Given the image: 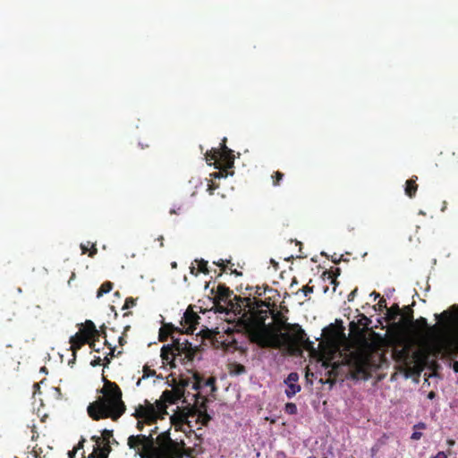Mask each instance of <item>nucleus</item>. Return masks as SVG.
Masks as SVG:
<instances>
[{
    "instance_id": "obj_34",
    "label": "nucleus",
    "mask_w": 458,
    "mask_h": 458,
    "mask_svg": "<svg viewBox=\"0 0 458 458\" xmlns=\"http://www.w3.org/2000/svg\"><path fill=\"white\" fill-rule=\"evenodd\" d=\"M338 366H339V365H338V364H336V362H334L333 369H338Z\"/></svg>"
},
{
    "instance_id": "obj_2",
    "label": "nucleus",
    "mask_w": 458,
    "mask_h": 458,
    "mask_svg": "<svg viewBox=\"0 0 458 458\" xmlns=\"http://www.w3.org/2000/svg\"><path fill=\"white\" fill-rule=\"evenodd\" d=\"M256 337L260 345L274 348H293L306 342V334L299 325L288 324L280 318L274 324L263 323L257 329Z\"/></svg>"
},
{
    "instance_id": "obj_27",
    "label": "nucleus",
    "mask_w": 458,
    "mask_h": 458,
    "mask_svg": "<svg viewBox=\"0 0 458 458\" xmlns=\"http://www.w3.org/2000/svg\"><path fill=\"white\" fill-rule=\"evenodd\" d=\"M225 262H228L227 260H224V259H219L216 263L217 266H220V267H223L225 266Z\"/></svg>"
},
{
    "instance_id": "obj_14",
    "label": "nucleus",
    "mask_w": 458,
    "mask_h": 458,
    "mask_svg": "<svg viewBox=\"0 0 458 458\" xmlns=\"http://www.w3.org/2000/svg\"><path fill=\"white\" fill-rule=\"evenodd\" d=\"M79 333L89 340V338L97 334V329L94 323L90 320H88L85 322V324L81 326Z\"/></svg>"
},
{
    "instance_id": "obj_8",
    "label": "nucleus",
    "mask_w": 458,
    "mask_h": 458,
    "mask_svg": "<svg viewBox=\"0 0 458 458\" xmlns=\"http://www.w3.org/2000/svg\"><path fill=\"white\" fill-rule=\"evenodd\" d=\"M199 318L196 313L187 310L181 321L180 330L186 334H193L196 330V325L198 324Z\"/></svg>"
},
{
    "instance_id": "obj_22",
    "label": "nucleus",
    "mask_w": 458,
    "mask_h": 458,
    "mask_svg": "<svg viewBox=\"0 0 458 458\" xmlns=\"http://www.w3.org/2000/svg\"><path fill=\"white\" fill-rule=\"evenodd\" d=\"M112 437V431L111 430H108V429L103 430L102 437H103V440L106 443L107 445L110 443V437Z\"/></svg>"
},
{
    "instance_id": "obj_35",
    "label": "nucleus",
    "mask_w": 458,
    "mask_h": 458,
    "mask_svg": "<svg viewBox=\"0 0 458 458\" xmlns=\"http://www.w3.org/2000/svg\"><path fill=\"white\" fill-rule=\"evenodd\" d=\"M40 371H41V372H43V373H46V368H44V367H43V368H41V369H40Z\"/></svg>"
},
{
    "instance_id": "obj_26",
    "label": "nucleus",
    "mask_w": 458,
    "mask_h": 458,
    "mask_svg": "<svg viewBox=\"0 0 458 458\" xmlns=\"http://www.w3.org/2000/svg\"><path fill=\"white\" fill-rule=\"evenodd\" d=\"M81 249L82 250V253H86L89 250V243L86 245V244H81Z\"/></svg>"
},
{
    "instance_id": "obj_12",
    "label": "nucleus",
    "mask_w": 458,
    "mask_h": 458,
    "mask_svg": "<svg viewBox=\"0 0 458 458\" xmlns=\"http://www.w3.org/2000/svg\"><path fill=\"white\" fill-rule=\"evenodd\" d=\"M180 352L179 347H174V346H163L161 349V357L166 362H173L175 360L176 355H178Z\"/></svg>"
},
{
    "instance_id": "obj_16",
    "label": "nucleus",
    "mask_w": 458,
    "mask_h": 458,
    "mask_svg": "<svg viewBox=\"0 0 458 458\" xmlns=\"http://www.w3.org/2000/svg\"><path fill=\"white\" fill-rule=\"evenodd\" d=\"M197 268L195 266L191 267V270L192 274L197 275L199 272H207V262L204 260L197 261L196 260Z\"/></svg>"
},
{
    "instance_id": "obj_31",
    "label": "nucleus",
    "mask_w": 458,
    "mask_h": 458,
    "mask_svg": "<svg viewBox=\"0 0 458 458\" xmlns=\"http://www.w3.org/2000/svg\"><path fill=\"white\" fill-rule=\"evenodd\" d=\"M370 296H373L374 299L376 300L379 296V294L374 292L370 294Z\"/></svg>"
},
{
    "instance_id": "obj_24",
    "label": "nucleus",
    "mask_w": 458,
    "mask_h": 458,
    "mask_svg": "<svg viewBox=\"0 0 458 458\" xmlns=\"http://www.w3.org/2000/svg\"><path fill=\"white\" fill-rule=\"evenodd\" d=\"M228 174L233 175V173H230V174L225 173V174H224V172H223V171H219V172H217V173H215V174H213V176H214L215 178H220V177L227 176Z\"/></svg>"
},
{
    "instance_id": "obj_17",
    "label": "nucleus",
    "mask_w": 458,
    "mask_h": 458,
    "mask_svg": "<svg viewBox=\"0 0 458 458\" xmlns=\"http://www.w3.org/2000/svg\"><path fill=\"white\" fill-rule=\"evenodd\" d=\"M113 284L110 282L104 283L98 291L97 297L100 298L102 295L109 293L112 290Z\"/></svg>"
},
{
    "instance_id": "obj_23",
    "label": "nucleus",
    "mask_w": 458,
    "mask_h": 458,
    "mask_svg": "<svg viewBox=\"0 0 458 458\" xmlns=\"http://www.w3.org/2000/svg\"><path fill=\"white\" fill-rule=\"evenodd\" d=\"M135 305V301L133 299L131 298H128L126 299L125 301V303H124V306H123V309H130L131 307H133Z\"/></svg>"
},
{
    "instance_id": "obj_30",
    "label": "nucleus",
    "mask_w": 458,
    "mask_h": 458,
    "mask_svg": "<svg viewBox=\"0 0 458 458\" xmlns=\"http://www.w3.org/2000/svg\"><path fill=\"white\" fill-rule=\"evenodd\" d=\"M311 292H312V289H311V288H306V289H304V293H305V295H307V294H308V293H311Z\"/></svg>"
},
{
    "instance_id": "obj_36",
    "label": "nucleus",
    "mask_w": 458,
    "mask_h": 458,
    "mask_svg": "<svg viewBox=\"0 0 458 458\" xmlns=\"http://www.w3.org/2000/svg\"><path fill=\"white\" fill-rule=\"evenodd\" d=\"M216 168H219V169H221V168H222V165H216Z\"/></svg>"
},
{
    "instance_id": "obj_18",
    "label": "nucleus",
    "mask_w": 458,
    "mask_h": 458,
    "mask_svg": "<svg viewBox=\"0 0 458 458\" xmlns=\"http://www.w3.org/2000/svg\"><path fill=\"white\" fill-rule=\"evenodd\" d=\"M417 186L411 180L406 182L405 192L408 196L411 197L416 191Z\"/></svg>"
},
{
    "instance_id": "obj_25",
    "label": "nucleus",
    "mask_w": 458,
    "mask_h": 458,
    "mask_svg": "<svg viewBox=\"0 0 458 458\" xmlns=\"http://www.w3.org/2000/svg\"><path fill=\"white\" fill-rule=\"evenodd\" d=\"M432 458H447V454L445 452H438L437 455Z\"/></svg>"
},
{
    "instance_id": "obj_29",
    "label": "nucleus",
    "mask_w": 458,
    "mask_h": 458,
    "mask_svg": "<svg viewBox=\"0 0 458 458\" xmlns=\"http://www.w3.org/2000/svg\"><path fill=\"white\" fill-rule=\"evenodd\" d=\"M435 395H436L435 393L431 391V392L428 393V399H433V398H435Z\"/></svg>"
},
{
    "instance_id": "obj_5",
    "label": "nucleus",
    "mask_w": 458,
    "mask_h": 458,
    "mask_svg": "<svg viewBox=\"0 0 458 458\" xmlns=\"http://www.w3.org/2000/svg\"><path fill=\"white\" fill-rule=\"evenodd\" d=\"M172 424L176 428H182L183 426H187L191 430L197 427L199 428L201 426H205L210 420V416L206 412L194 410L189 411L188 412H179L170 417Z\"/></svg>"
},
{
    "instance_id": "obj_4",
    "label": "nucleus",
    "mask_w": 458,
    "mask_h": 458,
    "mask_svg": "<svg viewBox=\"0 0 458 458\" xmlns=\"http://www.w3.org/2000/svg\"><path fill=\"white\" fill-rule=\"evenodd\" d=\"M177 399L179 396L172 391H165L160 400H157L154 403L145 401L144 404L139 405L134 413L138 420V429L143 431L144 425L151 426L157 419H163L167 414V403H174Z\"/></svg>"
},
{
    "instance_id": "obj_32",
    "label": "nucleus",
    "mask_w": 458,
    "mask_h": 458,
    "mask_svg": "<svg viewBox=\"0 0 458 458\" xmlns=\"http://www.w3.org/2000/svg\"><path fill=\"white\" fill-rule=\"evenodd\" d=\"M277 179L280 180L283 177V174L279 172L276 173Z\"/></svg>"
},
{
    "instance_id": "obj_6",
    "label": "nucleus",
    "mask_w": 458,
    "mask_h": 458,
    "mask_svg": "<svg viewBox=\"0 0 458 458\" xmlns=\"http://www.w3.org/2000/svg\"><path fill=\"white\" fill-rule=\"evenodd\" d=\"M212 160L216 163H223L225 168H231L234 164V157L232 150L227 148L225 143L221 148H214L210 152L207 153V161L211 162ZM211 165V163H209Z\"/></svg>"
},
{
    "instance_id": "obj_28",
    "label": "nucleus",
    "mask_w": 458,
    "mask_h": 458,
    "mask_svg": "<svg viewBox=\"0 0 458 458\" xmlns=\"http://www.w3.org/2000/svg\"><path fill=\"white\" fill-rule=\"evenodd\" d=\"M96 252H97V249H96L95 245H92L91 250L89 252V256H93Z\"/></svg>"
},
{
    "instance_id": "obj_15",
    "label": "nucleus",
    "mask_w": 458,
    "mask_h": 458,
    "mask_svg": "<svg viewBox=\"0 0 458 458\" xmlns=\"http://www.w3.org/2000/svg\"><path fill=\"white\" fill-rule=\"evenodd\" d=\"M426 428V424L423 422H419L413 426V432L411 436L412 440H419L422 437V433L420 431L421 429Z\"/></svg>"
},
{
    "instance_id": "obj_19",
    "label": "nucleus",
    "mask_w": 458,
    "mask_h": 458,
    "mask_svg": "<svg viewBox=\"0 0 458 458\" xmlns=\"http://www.w3.org/2000/svg\"><path fill=\"white\" fill-rule=\"evenodd\" d=\"M284 411L291 415L296 414L297 406L293 403H287L284 407Z\"/></svg>"
},
{
    "instance_id": "obj_21",
    "label": "nucleus",
    "mask_w": 458,
    "mask_h": 458,
    "mask_svg": "<svg viewBox=\"0 0 458 458\" xmlns=\"http://www.w3.org/2000/svg\"><path fill=\"white\" fill-rule=\"evenodd\" d=\"M109 452V446H105L104 448L98 450V458H107Z\"/></svg>"
},
{
    "instance_id": "obj_37",
    "label": "nucleus",
    "mask_w": 458,
    "mask_h": 458,
    "mask_svg": "<svg viewBox=\"0 0 458 458\" xmlns=\"http://www.w3.org/2000/svg\"><path fill=\"white\" fill-rule=\"evenodd\" d=\"M172 267H176V263H175V262H174V263L172 264Z\"/></svg>"
},
{
    "instance_id": "obj_38",
    "label": "nucleus",
    "mask_w": 458,
    "mask_h": 458,
    "mask_svg": "<svg viewBox=\"0 0 458 458\" xmlns=\"http://www.w3.org/2000/svg\"><path fill=\"white\" fill-rule=\"evenodd\" d=\"M356 290H354L350 295H355Z\"/></svg>"
},
{
    "instance_id": "obj_11",
    "label": "nucleus",
    "mask_w": 458,
    "mask_h": 458,
    "mask_svg": "<svg viewBox=\"0 0 458 458\" xmlns=\"http://www.w3.org/2000/svg\"><path fill=\"white\" fill-rule=\"evenodd\" d=\"M403 320H405V318L403 317ZM405 326H410L411 327H414L417 333H422L426 327H428L427 319L424 318H420L417 319L416 321H412L411 318H408L407 322L403 321V325H396L397 327H403Z\"/></svg>"
},
{
    "instance_id": "obj_10",
    "label": "nucleus",
    "mask_w": 458,
    "mask_h": 458,
    "mask_svg": "<svg viewBox=\"0 0 458 458\" xmlns=\"http://www.w3.org/2000/svg\"><path fill=\"white\" fill-rule=\"evenodd\" d=\"M185 386L191 387L194 390H199L203 387L210 388V392L215 391L214 379L208 378L207 380H202L201 378L194 376L192 379H189L184 384Z\"/></svg>"
},
{
    "instance_id": "obj_33",
    "label": "nucleus",
    "mask_w": 458,
    "mask_h": 458,
    "mask_svg": "<svg viewBox=\"0 0 458 458\" xmlns=\"http://www.w3.org/2000/svg\"><path fill=\"white\" fill-rule=\"evenodd\" d=\"M447 444H448L449 445H454V440H448V441H447Z\"/></svg>"
},
{
    "instance_id": "obj_7",
    "label": "nucleus",
    "mask_w": 458,
    "mask_h": 458,
    "mask_svg": "<svg viewBox=\"0 0 458 458\" xmlns=\"http://www.w3.org/2000/svg\"><path fill=\"white\" fill-rule=\"evenodd\" d=\"M343 363L355 369L358 373H364L366 370L367 359L361 353L351 352L344 358Z\"/></svg>"
},
{
    "instance_id": "obj_9",
    "label": "nucleus",
    "mask_w": 458,
    "mask_h": 458,
    "mask_svg": "<svg viewBox=\"0 0 458 458\" xmlns=\"http://www.w3.org/2000/svg\"><path fill=\"white\" fill-rule=\"evenodd\" d=\"M299 375L296 372L290 373L284 379L286 389L284 394L288 398L293 397L297 393L301 391V386L298 384Z\"/></svg>"
},
{
    "instance_id": "obj_13",
    "label": "nucleus",
    "mask_w": 458,
    "mask_h": 458,
    "mask_svg": "<svg viewBox=\"0 0 458 458\" xmlns=\"http://www.w3.org/2000/svg\"><path fill=\"white\" fill-rule=\"evenodd\" d=\"M89 340L87 337L81 335L79 332L76 333L74 335L71 336L70 338V344H71V349L72 350V356L73 359H75L76 352Z\"/></svg>"
},
{
    "instance_id": "obj_3",
    "label": "nucleus",
    "mask_w": 458,
    "mask_h": 458,
    "mask_svg": "<svg viewBox=\"0 0 458 458\" xmlns=\"http://www.w3.org/2000/svg\"><path fill=\"white\" fill-rule=\"evenodd\" d=\"M102 393V397L89 405V415L94 420L107 417L117 419L125 410L121 390L115 384L106 382Z\"/></svg>"
},
{
    "instance_id": "obj_20",
    "label": "nucleus",
    "mask_w": 458,
    "mask_h": 458,
    "mask_svg": "<svg viewBox=\"0 0 458 458\" xmlns=\"http://www.w3.org/2000/svg\"><path fill=\"white\" fill-rule=\"evenodd\" d=\"M387 315L390 320H394L400 315L399 308L396 306L394 309L389 310Z\"/></svg>"
},
{
    "instance_id": "obj_1",
    "label": "nucleus",
    "mask_w": 458,
    "mask_h": 458,
    "mask_svg": "<svg viewBox=\"0 0 458 458\" xmlns=\"http://www.w3.org/2000/svg\"><path fill=\"white\" fill-rule=\"evenodd\" d=\"M157 427L143 434L131 436L128 445L136 451L140 458H182L183 451L173 441L168 431H163L154 437Z\"/></svg>"
}]
</instances>
